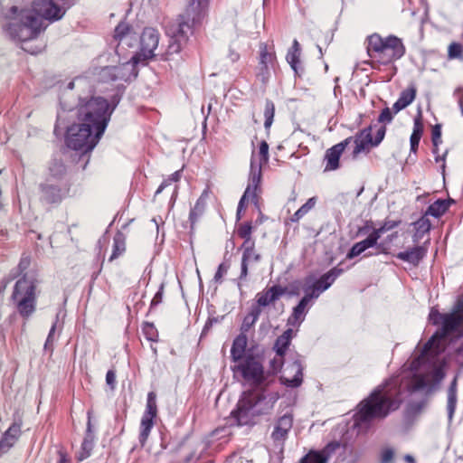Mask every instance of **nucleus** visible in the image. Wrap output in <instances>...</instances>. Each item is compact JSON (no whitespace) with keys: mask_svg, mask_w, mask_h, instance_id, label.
I'll return each mask as SVG.
<instances>
[{"mask_svg":"<svg viewBox=\"0 0 463 463\" xmlns=\"http://www.w3.org/2000/svg\"><path fill=\"white\" fill-rule=\"evenodd\" d=\"M449 203L447 200H437L428 207L426 215L438 218L449 209Z\"/></svg>","mask_w":463,"mask_h":463,"instance_id":"37","label":"nucleus"},{"mask_svg":"<svg viewBox=\"0 0 463 463\" xmlns=\"http://www.w3.org/2000/svg\"><path fill=\"white\" fill-rule=\"evenodd\" d=\"M143 61L137 54L133 55L129 61L115 66L117 68L118 80L128 81L135 79L137 76V65Z\"/></svg>","mask_w":463,"mask_h":463,"instance_id":"20","label":"nucleus"},{"mask_svg":"<svg viewBox=\"0 0 463 463\" xmlns=\"http://www.w3.org/2000/svg\"><path fill=\"white\" fill-rule=\"evenodd\" d=\"M248 338L245 334H240L232 343V346L231 349V355L234 362H239L242 359L246 347H247Z\"/></svg>","mask_w":463,"mask_h":463,"instance_id":"31","label":"nucleus"},{"mask_svg":"<svg viewBox=\"0 0 463 463\" xmlns=\"http://www.w3.org/2000/svg\"><path fill=\"white\" fill-rule=\"evenodd\" d=\"M252 226L250 222L241 224L238 229V235L241 238L250 237Z\"/></svg>","mask_w":463,"mask_h":463,"instance_id":"55","label":"nucleus"},{"mask_svg":"<svg viewBox=\"0 0 463 463\" xmlns=\"http://www.w3.org/2000/svg\"><path fill=\"white\" fill-rule=\"evenodd\" d=\"M86 84H87V81H86L85 79H83V78H77L73 81H71L68 84V89L72 90L75 85H77L78 87H83Z\"/></svg>","mask_w":463,"mask_h":463,"instance_id":"62","label":"nucleus"},{"mask_svg":"<svg viewBox=\"0 0 463 463\" xmlns=\"http://www.w3.org/2000/svg\"><path fill=\"white\" fill-rule=\"evenodd\" d=\"M441 130L439 125H436L432 129V143L435 146L433 153H437V146L440 143Z\"/></svg>","mask_w":463,"mask_h":463,"instance_id":"54","label":"nucleus"},{"mask_svg":"<svg viewBox=\"0 0 463 463\" xmlns=\"http://www.w3.org/2000/svg\"><path fill=\"white\" fill-rule=\"evenodd\" d=\"M208 5V0H189L188 5L175 21L172 31L184 33L194 32V28L201 22Z\"/></svg>","mask_w":463,"mask_h":463,"instance_id":"8","label":"nucleus"},{"mask_svg":"<svg viewBox=\"0 0 463 463\" xmlns=\"http://www.w3.org/2000/svg\"><path fill=\"white\" fill-rule=\"evenodd\" d=\"M22 420L17 417L2 435V453L9 450L18 440L21 435Z\"/></svg>","mask_w":463,"mask_h":463,"instance_id":"19","label":"nucleus"},{"mask_svg":"<svg viewBox=\"0 0 463 463\" xmlns=\"http://www.w3.org/2000/svg\"><path fill=\"white\" fill-rule=\"evenodd\" d=\"M41 200L46 203H60L66 198L70 192L68 182H48L41 184Z\"/></svg>","mask_w":463,"mask_h":463,"instance_id":"10","label":"nucleus"},{"mask_svg":"<svg viewBox=\"0 0 463 463\" xmlns=\"http://www.w3.org/2000/svg\"><path fill=\"white\" fill-rule=\"evenodd\" d=\"M454 98L457 99L461 114L463 115V89L458 87L453 93Z\"/></svg>","mask_w":463,"mask_h":463,"instance_id":"57","label":"nucleus"},{"mask_svg":"<svg viewBox=\"0 0 463 463\" xmlns=\"http://www.w3.org/2000/svg\"><path fill=\"white\" fill-rule=\"evenodd\" d=\"M73 5V0H33L30 8L21 10L12 19L7 31L21 42L35 39L50 24L62 19Z\"/></svg>","mask_w":463,"mask_h":463,"instance_id":"4","label":"nucleus"},{"mask_svg":"<svg viewBox=\"0 0 463 463\" xmlns=\"http://www.w3.org/2000/svg\"><path fill=\"white\" fill-rule=\"evenodd\" d=\"M210 191L204 189L201 194L200 197L196 201L194 206L191 209L189 213V220L191 226L193 227L198 219L203 214L206 207V202L209 198Z\"/></svg>","mask_w":463,"mask_h":463,"instance_id":"27","label":"nucleus"},{"mask_svg":"<svg viewBox=\"0 0 463 463\" xmlns=\"http://www.w3.org/2000/svg\"><path fill=\"white\" fill-rule=\"evenodd\" d=\"M55 329H56V322L52 326L49 335L47 336V339H46V342L44 345L45 350H49L51 352L52 351L53 343L55 341V338H54Z\"/></svg>","mask_w":463,"mask_h":463,"instance_id":"52","label":"nucleus"},{"mask_svg":"<svg viewBox=\"0 0 463 463\" xmlns=\"http://www.w3.org/2000/svg\"><path fill=\"white\" fill-rule=\"evenodd\" d=\"M143 331L148 340L156 341V337L157 336V332L152 324L146 323L143 327Z\"/></svg>","mask_w":463,"mask_h":463,"instance_id":"53","label":"nucleus"},{"mask_svg":"<svg viewBox=\"0 0 463 463\" xmlns=\"http://www.w3.org/2000/svg\"><path fill=\"white\" fill-rule=\"evenodd\" d=\"M163 291H164V285L161 284L159 290L156 293V295L154 296V298L151 301V306H150L151 308L157 306L158 304H160L162 302Z\"/></svg>","mask_w":463,"mask_h":463,"instance_id":"58","label":"nucleus"},{"mask_svg":"<svg viewBox=\"0 0 463 463\" xmlns=\"http://www.w3.org/2000/svg\"><path fill=\"white\" fill-rule=\"evenodd\" d=\"M459 298L452 312L439 313L432 308L429 319L433 325L440 326L439 330L424 345L420 354L410 364V375L392 377L378 386L371 395L360 402L354 414V426L364 431L370 423L385 418L391 411L399 408L403 391L410 393L420 392L428 393L435 390L445 377L446 361L442 355L446 346V337L463 335V306ZM457 355L463 362V344L457 349Z\"/></svg>","mask_w":463,"mask_h":463,"instance_id":"1","label":"nucleus"},{"mask_svg":"<svg viewBox=\"0 0 463 463\" xmlns=\"http://www.w3.org/2000/svg\"><path fill=\"white\" fill-rule=\"evenodd\" d=\"M175 26V21L170 23L166 26V33L170 37L169 43L167 46V50L165 53L166 60L170 58L171 55L175 53H178L183 45L186 43L188 40L189 35L193 34L194 32H184V33L181 34L180 33H175L172 31V29Z\"/></svg>","mask_w":463,"mask_h":463,"instance_id":"13","label":"nucleus"},{"mask_svg":"<svg viewBox=\"0 0 463 463\" xmlns=\"http://www.w3.org/2000/svg\"><path fill=\"white\" fill-rule=\"evenodd\" d=\"M394 111L392 112L391 109L385 108L379 115L378 120L381 123H390L392 120Z\"/></svg>","mask_w":463,"mask_h":463,"instance_id":"51","label":"nucleus"},{"mask_svg":"<svg viewBox=\"0 0 463 463\" xmlns=\"http://www.w3.org/2000/svg\"><path fill=\"white\" fill-rule=\"evenodd\" d=\"M376 246L379 250L382 248V244H378L374 238L369 234L368 237L361 241L354 243L350 250L348 251L346 258L354 259L360 254L364 253L366 250Z\"/></svg>","mask_w":463,"mask_h":463,"instance_id":"26","label":"nucleus"},{"mask_svg":"<svg viewBox=\"0 0 463 463\" xmlns=\"http://www.w3.org/2000/svg\"><path fill=\"white\" fill-rule=\"evenodd\" d=\"M423 132V124L421 122L420 117H417L414 118L413 122V131L410 138V143L419 146L421 135Z\"/></svg>","mask_w":463,"mask_h":463,"instance_id":"44","label":"nucleus"},{"mask_svg":"<svg viewBox=\"0 0 463 463\" xmlns=\"http://www.w3.org/2000/svg\"><path fill=\"white\" fill-rule=\"evenodd\" d=\"M116 71L117 68L115 66L103 67L98 72V80L101 82L118 80Z\"/></svg>","mask_w":463,"mask_h":463,"instance_id":"39","label":"nucleus"},{"mask_svg":"<svg viewBox=\"0 0 463 463\" xmlns=\"http://www.w3.org/2000/svg\"><path fill=\"white\" fill-rule=\"evenodd\" d=\"M427 216L428 215L425 214L414 222V227L416 230V232L413 235L414 242H417L430 229V222Z\"/></svg>","mask_w":463,"mask_h":463,"instance_id":"36","label":"nucleus"},{"mask_svg":"<svg viewBox=\"0 0 463 463\" xmlns=\"http://www.w3.org/2000/svg\"><path fill=\"white\" fill-rule=\"evenodd\" d=\"M343 269L337 267L331 269L326 273L323 274L319 279H316L314 276H307L301 281L296 282L291 285V295L299 294V285L304 293L309 294L315 300L319 296L328 289L335 280L343 273Z\"/></svg>","mask_w":463,"mask_h":463,"instance_id":"7","label":"nucleus"},{"mask_svg":"<svg viewBox=\"0 0 463 463\" xmlns=\"http://www.w3.org/2000/svg\"><path fill=\"white\" fill-rule=\"evenodd\" d=\"M259 155H260V160L259 162L255 161L254 155L251 156L250 161V172L252 173V164H254L255 166L260 167V172L261 173V166L263 164H266L269 160V145L266 141H261L259 148Z\"/></svg>","mask_w":463,"mask_h":463,"instance_id":"38","label":"nucleus"},{"mask_svg":"<svg viewBox=\"0 0 463 463\" xmlns=\"http://www.w3.org/2000/svg\"><path fill=\"white\" fill-rule=\"evenodd\" d=\"M106 383L108 385L110 386L111 389L115 388L116 373H114V371H112V370L108 371V373L106 374Z\"/></svg>","mask_w":463,"mask_h":463,"instance_id":"60","label":"nucleus"},{"mask_svg":"<svg viewBox=\"0 0 463 463\" xmlns=\"http://www.w3.org/2000/svg\"><path fill=\"white\" fill-rule=\"evenodd\" d=\"M339 448V442H331L321 451H310L299 463H326L331 454Z\"/></svg>","mask_w":463,"mask_h":463,"instance_id":"22","label":"nucleus"},{"mask_svg":"<svg viewBox=\"0 0 463 463\" xmlns=\"http://www.w3.org/2000/svg\"><path fill=\"white\" fill-rule=\"evenodd\" d=\"M285 293V288L279 285H274L264 289L256 296L257 304L260 308L267 307L278 300Z\"/></svg>","mask_w":463,"mask_h":463,"instance_id":"23","label":"nucleus"},{"mask_svg":"<svg viewBox=\"0 0 463 463\" xmlns=\"http://www.w3.org/2000/svg\"><path fill=\"white\" fill-rule=\"evenodd\" d=\"M448 57L449 60H463V45L458 43H452L448 48Z\"/></svg>","mask_w":463,"mask_h":463,"instance_id":"47","label":"nucleus"},{"mask_svg":"<svg viewBox=\"0 0 463 463\" xmlns=\"http://www.w3.org/2000/svg\"><path fill=\"white\" fill-rule=\"evenodd\" d=\"M430 240L424 241L422 245L416 246L411 249H408L404 251L397 253L395 256L397 259L408 262L413 266H418L419 263L423 260L428 252V245Z\"/></svg>","mask_w":463,"mask_h":463,"instance_id":"16","label":"nucleus"},{"mask_svg":"<svg viewBox=\"0 0 463 463\" xmlns=\"http://www.w3.org/2000/svg\"><path fill=\"white\" fill-rule=\"evenodd\" d=\"M36 282L33 274L25 273L15 283L12 298L19 314L23 317L28 318L35 310Z\"/></svg>","mask_w":463,"mask_h":463,"instance_id":"6","label":"nucleus"},{"mask_svg":"<svg viewBox=\"0 0 463 463\" xmlns=\"http://www.w3.org/2000/svg\"><path fill=\"white\" fill-rule=\"evenodd\" d=\"M260 183V167L255 166L254 164H252V173H250V179H249V184L241 198L238 208L240 211H243L245 208V201L249 198H254L256 197V191L258 189V186Z\"/></svg>","mask_w":463,"mask_h":463,"instance_id":"21","label":"nucleus"},{"mask_svg":"<svg viewBox=\"0 0 463 463\" xmlns=\"http://www.w3.org/2000/svg\"><path fill=\"white\" fill-rule=\"evenodd\" d=\"M261 309L259 307H253L250 312L244 317L241 326V334H245L254 326L257 322Z\"/></svg>","mask_w":463,"mask_h":463,"instance_id":"34","label":"nucleus"},{"mask_svg":"<svg viewBox=\"0 0 463 463\" xmlns=\"http://www.w3.org/2000/svg\"><path fill=\"white\" fill-rule=\"evenodd\" d=\"M417 94V88L414 84H410L405 90H403L399 99L396 100V102L392 105V111H394V114H397L403 109L407 108L410 104H411Z\"/></svg>","mask_w":463,"mask_h":463,"instance_id":"25","label":"nucleus"},{"mask_svg":"<svg viewBox=\"0 0 463 463\" xmlns=\"http://www.w3.org/2000/svg\"><path fill=\"white\" fill-rule=\"evenodd\" d=\"M393 455H394V452L392 449H385L383 452H382V463H390L392 462V458H393Z\"/></svg>","mask_w":463,"mask_h":463,"instance_id":"59","label":"nucleus"},{"mask_svg":"<svg viewBox=\"0 0 463 463\" xmlns=\"http://www.w3.org/2000/svg\"><path fill=\"white\" fill-rule=\"evenodd\" d=\"M276 65V55L272 51H269L267 44L260 45L259 63L256 67V79L266 85L271 76V71Z\"/></svg>","mask_w":463,"mask_h":463,"instance_id":"9","label":"nucleus"},{"mask_svg":"<svg viewBox=\"0 0 463 463\" xmlns=\"http://www.w3.org/2000/svg\"><path fill=\"white\" fill-rule=\"evenodd\" d=\"M300 52H301V49H300L299 43L295 39L293 41L291 48L288 51L286 60L288 62V64L290 65V67L296 72L298 71L297 65L299 61Z\"/></svg>","mask_w":463,"mask_h":463,"instance_id":"35","label":"nucleus"},{"mask_svg":"<svg viewBox=\"0 0 463 463\" xmlns=\"http://www.w3.org/2000/svg\"><path fill=\"white\" fill-rule=\"evenodd\" d=\"M114 39L118 42L116 52L121 55L127 48L137 44V34L125 23H120L115 29Z\"/></svg>","mask_w":463,"mask_h":463,"instance_id":"12","label":"nucleus"},{"mask_svg":"<svg viewBox=\"0 0 463 463\" xmlns=\"http://www.w3.org/2000/svg\"><path fill=\"white\" fill-rule=\"evenodd\" d=\"M30 263H31V260L28 258H23L18 264L15 273L14 275H12V277L8 279V281L14 279L19 274H22L24 271H25L29 268Z\"/></svg>","mask_w":463,"mask_h":463,"instance_id":"49","label":"nucleus"},{"mask_svg":"<svg viewBox=\"0 0 463 463\" xmlns=\"http://www.w3.org/2000/svg\"><path fill=\"white\" fill-rule=\"evenodd\" d=\"M384 135H385V128H384V127H381V128L377 130V133H376V136H375V138H374L373 145H374V146H378V145L382 142V140L383 139Z\"/></svg>","mask_w":463,"mask_h":463,"instance_id":"61","label":"nucleus"},{"mask_svg":"<svg viewBox=\"0 0 463 463\" xmlns=\"http://www.w3.org/2000/svg\"><path fill=\"white\" fill-rule=\"evenodd\" d=\"M292 424L293 416L290 413H286L281 416L275 423L274 430L271 433V438L274 442L279 443V445L283 444L292 428Z\"/></svg>","mask_w":463,"mask_h":463,"instance_id":"18","label":"nucleus"},{"mask_svg":"<svg viewBox=\"0 0 463 463\" xmlns=\"http://www.w3.org/2000/svg\"><path fill=\"white\" fill-rule=\"evenodd\" d=\"M154 426V420L142 417L140 422V434H139V441L142 445L146 441L150 431Z\"/></svg>","mask_w":463,"mask_h":463,"instance_id":"42","label":"nucleus"},{"mask_svg":"<svg viewBox=\"0 0 463 463\" xmlns=\"http://www.w3.org/2000/svg\"><path fill=\"white\" fill-rule=\"evenodd\" d=\"M317 203V198H309L290 218L291 222H298L304 217L310 210H312Z\"/></svg>","mask_w":463,"mask_h":463,"instance_id":"40","label":"nucleus"},{"mask_svg":"<svg viewBox=\"0 0 463 463\" xmlns=\"http://www.w3.org/2000/svg\"><path fill=\"white\" fill-rule=\"evenodd\" d=\"M156 395L155 392H150L147 394V401H146V411L142 417L148 418V419H155L157 413V407H156Z\"/></svg>","mask_w":463,"mask_h":463,"instance_id":"41","label":"nucleus"},{"mask_svg":"<svg viewBox=\"0 0 463 463\" xmlns=\"http://www.w3.org/2000/svg\"><path fill=\"white\" fill-rule=\"evenodd\" d=\"M67 169L61 158L54 157L52 159L48 168V175L45 181L48 182H67L65 175Z\"/></svg>","mask_w":463,"mask_h":463,"instance_id":"24","label":"nucleus"},{"mask_svg":"<svg viewBox=\"0 0 463 463\" xmlns=\"http://www.w3.org/2000/svg\"><path fill=\"white\" fill-rule=\"evenodd\" d=\"M374 139L372 137L371 128L362 130L354 139L355 147L354 154L357 155L366 149L369 146H375L373 145Z\"/></svg>","mask_w":463,"mask_h":463,"instance_id":"29","label":"nucleus"},{"mask_svg":"<svg viewBox=\"0 0 463 463\" xmlns=\"http://www.w3.org/2000/svg\"><path fill=\"white\" fill-rule=\"evenodd\" d=\"M233 371L240 373L242 378L255 388L243 392L238 402L237 409L232 414L238 425L253 424L256 417L268 413L273 408L279 396L263 387L267 383H265L263 367L258 359L248 356L235 365Z\"/></svg>","mask_w":463,"mask_h":463,"instance_id":"3","label":"nucleus"},{"mask_svg":"<svg viewBox=\"0 0 463 463\" xmlns=\"http://www.w3.org/2000/svg\"><path fill=\"white\" fill-rule=\"evenodd\" d=\"M315 299L307 293H304L303 298L298 304L293 308L292 314L288 318V325L292 326H299L305 320L309 308L313 305Z\"/></svg>","mask_w":463,"mask_h":463,"instance_id":"14","label":"nucleus"},{"mask_svg":"<svg viewBox=\"0 0 463 463\" xmlns=\"http://www.w3.org/2000/svg\"><path fill=\"white\" fill-rule=\"evenodd\" d=\"M260 260V255L257 253L254 249L249 248L246 250H243L239 279L245 280L248 276V266L252 262L257 263Z\"/></svg>","mask_w":463,"mask_h":463,"instance_id":"28","label":"nucleus"},{"mask_svg":"<svg viewBox=\"0 0 463 463\" xmlns=\"http://www.w3.org/2000/svg\"><path fill=\"white\" fill-rule=\"evenodd\" d=\"M284 363V355L275 354V356L270 360V367L273 373H277L279 371Z\"/></svg>","mask_w":463,"mask_h":463,"instance_id":"50","label":"nucleus"},{"mask_svg":"<svg viewBox=\"0 0 463 463\" xmlns=\"http://www.w3.org/2000/svg\"><path fill=\"white\" fill-rule=\"evenodd\" d=\"M398 223L399 222L395 221L385 222L381 227L374 229L370 234L374 238L376 241H378L383 233L397 227Z\"/></svg>","mask_w":463,"mask_h":463,"instance_id":"45","label":"nucleus"},{"mask_svg":"<svg viewBox=\"0 0 463 463\" xmlns=\"http://www.w3.org/2000/svg\"><path fill=\"white\" fill-rule=\"evenodd\" d=\"M94 436L91 433V423H90V411L88 412V424H87V434L81 444V451L80 452L79 459L83 460L90 457V452L93 449Z\"/></svg>","mask_w":463,"mask_h":463,"instance_id":"32","label":"nucleus"},{"mask_svg":"<svg viewBox=\"0 0 463 463\" xmlns=\"http://www.w3.org/2000/svg\"><path fill=\"white\" fill-rule=\"evenodd\" d=\"M125 241L123 239L122 234H116L113 239V252L109 258V261H112L113 260L120 256L125 251Z\"/></svg>","mask_w":463,"mask_h":463,"instance_id":"43","label":"nucleus"},{"mask_svg":"<svg viewBox=\"0 0 463 463\" xmlns=\"http://www.w3.org/2000/svg\"><path fill=\"white\" fill-rule=\"evenodd\" d=\"M275 114V106L271 100H266L265 109H264V127L266 129L269 128L273 122V118Z\"/></svg>","mask_w":463,"mask_h":463,"instance_id":"46","label":"nucleus"},{"mask_svg":"<svg viewBox=\"0 0 463 463\" xmlns=\"http://www.w3.org/2000/svg\"><path fill=\"white\" fill-rule=\"evenodd\" d=\"M457 405V377L453 379L448 389L447 411L449 419H452Z\"/></svg>","mask_w":463,"mask_h":463,"instance_id":"33","label":"nucleus"},{"mask_svg":"<svg viewBox=\"0 0 463 463\" xmlns=\"http://www.w3.org/2000/svg\"><path fill=\"white\" fill-rule=\"evenodd\" d=\"M351 137L345 139L344 141L333 146L326 150L325 155L326 166L325 171H334L339 167V159L344 152L345 146L351 141Z\"/></svg>","mask_w":463,"mask_h":463,"instance_id":"17","label":"nucleus"},{"mask_svg":"<svg viewBox=\"0 0 463 463\" xmlns=\"http://www.w3.org/2000/svg\"><path fill=\"white\" fill-rule=\"evenodd\" d=\"M296 333L293 329L288 328L284 333L279 335L274 344L273 349L275 353L279 355H285L287 349L288 348L291 340Z\"/></svg>","mask_w":463,"mask_h":463,"instance_id":"30","label":"nucleus"},{"mask_svg":"<svg viewBox=\"0 0 463 463\" xmlns=\"http://www.w3.org/2000/svg\"><path fill=\"white\" fill-rule=\"evenodd\" d=\"M228 269H229V266L226 265L225 263H221L218 267V269L214 275V280L216 282H221L222 280V278L223 277V275H225L228 271Z\"/></svg>","mask_w":463,"mask_h":463,"instance_id":"56","label":"nucleus"},{"mask_svg":"<svg viewBox=\"0 0 463 463\" xmlns=\"http://www.w3.org/2000/svg\"><path fill=\"white\" fill-rule=\"evenodd\" d=\"M158 32L151 27L145 28L140 36V52L136 54L139 56L143 61L156 56L157 54L155 53V51L158 46Z\"/></svg>","mask_w":463,"mask_h":463,"instance_id":"11","label":"nucleus"},{"mask_svg":"<svg viewBox=\"0 0 463 463\" xmlns=\"http://www.w3.org/2000/svg\"><path fill=\"white\" fill-rule=\"evenodd\" d=\"M182 170L175 171L174 174L170 175L166 179H165L162 184L159 185L157 190L156 191V194H159L162 191L171 185L172 184L177 183L181 179Z\"/></svg>","mask_w":463,"mask_h":463,"instance_id":"48","label":"nucleus"},{"mask_svg":"<svg viewBox=\"0 0 463 463\" xmlns=\"http://www.w3.org/2000/svg\"><path fill=\"white\" fill-rule=\"evenodd\" d=\"M61 105L62 112H58L55 133L62 123V113L67 110L62 102ZM116 105L110 106L108 100L101 97H91L89 99L80 97L75 111L68 109L77 116L79 122L67 128L66 145L69 148L79 152L80 156L86 157V162L89 160L88 154L103 136Z\"/></svg>","mask_w":463,"mask_h":463,"instance_id":"2","label":"nucleus"},{"mask_svg":"<svg viewBox=\"0 0 463 463\" xmlns=\"http://www.w3.org/2000/svg\"><path fill=\"white\" fill-rule=\"evenodd\" d=\"M245 241L241 246L243 250H246L247 249H254V241L251 240V237L243 238Z\"/></svg>","mask_w":463,"mask_h":463,"instance_id":"63","label":"nucleus"},{"mask_svg":"<svg viewBox=\"0 0 463 463\" xmlns=\"http://www.w3.org/2000/svg\"><path fill=\"white\" fill-rule=\"evenodd\" d=\"M303 366L300 360L297 359L284 369L281 382L288 387H298L302 383Z\"/></svg>","mask_w":463,"mask_h":463,"instance_id":"15","label":"nucleus"},{"mask_svg":"<svg viewBox=\"0 0 463 463\" xmlns=\"http://www.w3.org/2000/svg\"><path fill=\"white\" fill-rule=\"evenodd\" d=\"M229 58L232 62H234L239 60L240 54L232 50H230L229 51Z\"/></svg>","mask_w":463,"mask_h":463,"instance_id":"64","label":"nucleus"},{"mask_svg":"<svg viewBox=\"0 0 463 463\" xmlns=\"http://www.w3.org/2000/svg\"><path fill=\"white\" fill-rule=\"evenodd\" d=\"M366 42L369 57L382 64H389L399 60L405 53L402 40L394 35L383 38L380 34L373 33L367 37Z\"/></svg>","mask_w":463,"mask_h":463,"instance_id":"5","label":"nucleus"}]
</instances>
